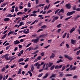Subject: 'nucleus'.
I'll use <instances>...</instances> for the list:
<instances>
[{
	"label": "nucleus",
	"mask_w": 80,
	"mask_h": 80,
	"mask_svg": "<svg viewBox=\"0 0 80 80\" xmlns=\"http://www.w3.org/2000/svg\"><path fill=\"white\" fill-rule=\"evenodd\" d=\"M76 68L75 67H73L71 69V70H75V68Z\"/></svg>",
	"instance_id": "nucleus-54"
},
{
	"label": "nucleus",
	"mask_w": 80,
	"mask_h": 80,
	"mask_svg": "<svg viewBox=\"0 0 80 80\" xmlns=\"http://www.w3.org/2000/svg\"><path fill=\"white\" fill-rule=\"evenodd\" d=\"M68 58L69 60H72V59H73V58H72L70 56H68Z\"/></svg>",
	"instance_id": "nucleus-25"
},
{
	"label": "nucleus",
	"mask_w": 80,
	"mask_h": 80,
	"mask_svg": "<svg viewBox=\"0 0 80 80\" xmlns=\"http://www.w3.org/2000/svg\"><path fill=\"white\" fill-rule=\"evenodd\" d=\"M28 51H30V50H32L33 49V47H31L30 48H28Z\"/></svg>",
	"instance_id": "nucleus-35"
},
{
	"label": "nucleus",
	"mask_w": 80,
	"mask_h": 80,
	"mask_svg": "<svg viewBox=\"0 0 80 80\" xmlns=\"http://www.w3.org/2000/svg\"><path fill=\"white\" fill-rule=\"evenodd\" d=\"M24 60V59L23 58H21L19 59V60L18 61V62H23Z\"/></svg>",
	"instance_id": "nucleus-18"
},
{
	"label": "nucleus",
	"mask_w": 80,
	"mask_h": 80,
	"mask_svg": "<svg viewBox=\"0 0 80 80\" xmlns=\"http://www.w3.org/2000/svg\"><path fill=\"white\" fill-rule=\"evenodd\" d=\"M7 31H8V30H7L4 31V32L2 33V35L5 34V33H7Z\"/></svg>",
	"instance_id": "nucleus-49"
},
{
	"label": "nucleus",
	"mask_w": 80,
	"mask_h": 80,
	"mask_svg": "<svg viewBox=\"0 0 80 80\" xmlns=\"http://www.w3.org/2000/svg\"><path fill=\"white\" fill-rule=\"evenodd\" d=\"M72 16H70L69 17H68V18H66L65 20H69V19H70V18H72Z\"/></svg>",
	"instance_id": "nucleus-56"
},
{
	"label": "nucleus",
	"mask_w": 80,
	"mask_h": 80,
	"mask_svg": "<svg viewBox=\"0 0 80 80\" xmlns=\"http://www.w3.org/2000/svg\"><path fill=\"white\" fill-rule=\"evenodd\" d=\"M62 67H63V65H61L59 66H58V68H62Z\"/></svg>",
	"instance_id": "nucleus-46"
},
{
	"label": "nucleus",
	"mask_w": 80,
	"mask_h": 80,
	"mask_svg": "<svg viewBox=\"0 0 80 80\" xmlns=\"http://www.w3.org/2000/svg\"><path fill=\"white\" fill-rule=\"evenodd\" d=\"M62 67L61 69V71H63V70L65 69V68H66V66H65V65H64Z\"/></svg>",
	"instance_id": "nucleus-14"
},
{
	"label": "nucleus",
	"mask_w": 80,
	"mask_h": 80,
	"mask_svg": "<svg viewBox=\"0 0 80 80\" xmlns=\"http://www.w3.org/2000/svg\"><path fill=\"white\" fill-rule=\"evenodd\" d=\"M62 29H59L58 30V33H60V32L61 31V30Z\"/></svg>",
	"instance_id": "nucleus-63"
},
{
	"label": "nucleus",
	"mask_w": 80,
	"mask_h": 80,
	"mask_svg": "<svg viewBox=\"0 0 80 80\" xmlns=\"http://www.w3.org/2000/svg\"><path fill=\"white\" fill-rule=\"evenodd\" d=\"M78 76H77L75 75L73 77V78H77Z\"/></svg>",
	"instance_id": "nucleus-62"
},
{
	"label": "nucleus",
	"mask_w": 80,
	"mask_h": 80,
	"mask_svg": "<svg viewBox=\"0 0 80 80\" xmlns=\"http://www.w3.org/2000/svg\"><path fill=\"white\" fill-rule=\"evenodd\" d=\"M45 65H46V63H45L43 66V67H42V68L43 69H44V68H45Z\"/></svg>",
	"instance_id": "nucleus-52"
},
{
	"label": "nucleus",
	"mask_w": 80,
	"mask_h": 80,
	"mask_svg": "<svg viewBox=\"0 0 80 80\" xmlns=\"http://www.w3.org/2000/svg\"><path fill=\"white\" fill-rule=\"evenodd\" d=\"M24 24L25 23H24V22H20L19 26H22V25H24Z\"/></svg>",
	"instance_id": "nucleus-21"
},
{
	"label": "nucleus",
	"mask_w": 80,
	"mask_h": 80,
	"mask_svg": "<svg viewBox=\"0 0 80 80\" xmlns=\"http://www.w3.org/2000/svg\"><path fill=\"white\" fill-rule=\"evenodd\" d=\"M42 75H43V73L40 74L38 76V77H39V78L41 77H42Z\"/></svg>",
	"instance_id": "nucleus-42"
},
{
	"label": "nucleus",
	"mask_w": 80,
	"mask_h": 80,
	"mask_svg": "<svg viewBox=\"0 0 80 80\" xmlns=\"http://www.w3.org/2000/svg\"><path fill=\"white\" fill-rule=\"evenodd\" d=\"M53 62H49V65L50 66H51V65H53Z\"/></svg>",
	"instance_id": "nucleus-59"
},
{
	"label": "nucleus",
	"mask_w": 80,
	"mask_h": 80,
	"mask_svg": "<svg viewBox=\"0 0 80 80\" xmlns=\"http://www.w3.org/2000/svg\"><path fill=\"white\" fill-rule=\"evenodd\" d=\"M28 73H29L30 77H32V73L31 70L28 71Z\"/></svg>",
	"instance_id": "nucleus-20"
},
{
	"label": "nucleus",
	"mask_w": 80,
	"mask_h": 80,
	"mask_svg": "<svg viewBox=\"0 0 80 80\" xmlns=\"http://www.w3.org/2000/svg\"><path fill=\"white\" fill-rule=\"evenodd\" d=\"M40 12V9H38L37 11H34L32 12V13H37L38 12Z\"/></svg>",
	"instance_id": "nucleus-16"
},
{
	"label": "nucleus",
	"mask_w": 80,
	"mask_h": 80,
	"mask_svg": "<svg viewBox=\"0 0 80 80\" xmlns=\"http://www.w3.org/2000/svg\"><path fill=\"white\" fill-rule=\"evenodd\" d=\"M54 18L55 20H58V19L59 18L58 16H56L55 18Z\"/></svg>",
	"instance_id": "nucleus-61"
},
{
	"label": "nucleus",
	"mask_w": 80,
	"mask_h": 80,
	"mask_svg": "<svg viewBox=\"0 0 80 80\" xmlns=\"http://www.w3.org/2000/svg\"><path fill=\"white\" fill-rule=\"evenodd\" d=\"M2 78H3V76L1 74L0 75V80H2Z\"/></svg>",
	"instance_id": "nucleus-55"
},
{
	"label": "nucleus",
	"mask_w": 80,
	"mask_h": 80,
	"mask_svg": "<svg viewBox=\"0 0 80 80\" xmlns=\"http://www.w3.org/2000/svg\"><path fill=\"white\" fill-rule=\"evenodd\" d=\"M52 11L51 10H49L47 12V14H48V13H50L51 12H52Z\"/></svg>",
	"instance_id": "nucleus-57"
},
{
	"label": "nucleus",
	"mask_w": 80,
	"mask_h": 80,
	"mask_svg": "<svg viewBox=\"0 0 80 80\" xmlns=\"http://www.w3.org/2000/svg\"><path fill=\"white\" fill-rule=\"evenodd\" d=\"M44 55H45V52H42L41 53V56H44Z\"/></svg>",
	"instance_id": "nucleus-45"
},
{
	"label": "nucleus",
	"mask_w": 80,
	"mask_h": 80,
	"mask_svg": "<svg viewBox=\"0 0 80 80\" xmlns=\"http://www.w3.org/2000/svg\"><path fill=\"white\" fill-rule=\"evenodd\" d=\"M59 10H60V9H58L55 12V14H56V13H57L58 12H59Z\"/></svg>",
	"instance_id": "nucleus-51"
},
{
	"label": "nucleus",
	"mask_w": 80,
	"mask_h": 80,
	"mask_svg": "<svg viewBox=\"0 0 80 80\" xmlns=\"http://www.w3.org/2000/svg\"><path fill=\"white\" fill-rule=\"evenodd\" d=\"M29 59V58H27L26 60H24V62H27L29 60H28Z\"/></svg>",
	"instance_id": "nucleus-53"
},
{
	"label": "nucleus",
	"mask_w": 80,
	"mask_h": 80,
	"mask_svg": "<svg viewBox=\"0 0 80 80\" xmlns=\"http://www.w3.org/2000/svg\"><path fill=\"white\" fill-rule=\"evenodd\" d=\"M80 53V50L78 51L77 52H76V55H79V53Z\"/></svg>",
	"instance_id": "nucleus-36"
},
{
	"label": "nucleus",
	"mask_w": 80,
	"mask_h": 80,
	"mask_svg": "<svg viewBox=\"0 0 80 80\" xmlns=\"http://www.w3.org/2000/svg\"><path fill=\"white\" fill-rule=\"evenodd\" d=\"M76 11H80V8H77V9H76Z\"/></svg>",
	"instance_id": "nucleus-64"
},
{
	"label": "nucleus",
	"mask_w": 80,
	"mask_h": 80,
	"mask_svg": "<svg viewBox=\"0 0 80 80\" xmlns=\"http://www.w3.org/2000/svg\"><path fill=\"white\" fill-rule=\"evenodd\" d=\"M10 45H9L8 46H7L6 48V50H8V48H10Z\"/></svg>",
	"instance_id": "nucleus-47"
},
{
	"label": "nucleus",
	"mask_w": 80,
	"mask_h": 80,
	"mask_svg": "<svg viewBox=\"0 0 80 80\" xmlns=\"http://www.w3.org/2000/svg\"><path fill=\"white\" fill-rule=\"evenodd\" d=\"M45 4H40L39 5V7H42V6H44V5H45Z\"/></svg>",
	"instance_id": "nucleus-43"
},
{
	"label": "nucleus",
	"mask_w": 80,
	"mask_h": 80,
	"mask_svg": "<svg viewBox=\"0 0 80 80\" xmlns=\"http://www.w3.org/2000/svg\"><path fill=\"white\" fill-rule=\"evenodd\" d=\"M15 56H10L8 58V60H10V59H11V58H12L13 57H14Z\"/></svg>",
	"instance_id": "nucleus-34"
},
{
	"label": "nucleus",
	"mask_w": 80,
	"mask_h": 80,
	"mask_svg": "<svg viewBox=\"0 0 80 80\" xmlns=\"http://www.w3.org/2000/svg\"><path fill=\"white\" fill-rule=\"evenodd\" d=\"M73 75H72V74H66V77H72V76Z\"/></svg>",
	"instance_id": "nucleus-19"
},
{
	"label": "nucleus",
	"mask_w": 80,
	"mask_h": 80,
	"mask_svg": "<svg viewBox=\"0 0 80 80\" xmlns=\"http://www.w3.org/2000/svg\"><path fill=\"white\" fill-rule=\"evenodd\" d=\"M64 57L65 58H68V56L67 55H64Z\"/></svg>",
	"instance_id": "nucleus-48"
},
{
	"label": "nucleus",
	"mask_w": 80,
	"mask_h": 80,
	"mask_svg": "<svg viewBox=\"0 0 80 80\" xmlns=\"http://www.w3.org/2000/svg\"><path fill=\"white\" fill-rule=\"evenodd\" d=\"M39 38H38L37 39H32V42H33L34 43H37L39 41Z\"/></svg>",
	"instance_id": "nucleus-2"
},
{
	"label": "nucleus",
	"mask_w": 80,
	"mask_h": 80,
	"mask_svg": "<svg viewBox=\"0 0 80 80\" xmlns=\"http://www.w3.org/2000/svg\"><path fill=\"white\" fill-rule=\"evenodd\" d=\"M56 75H57V74H53L52 75V77L53 78H55V77H56Z\"/></svg>",
	"instance_id": "nucleus-32"
},
{
	"label": "nucleus",
	"mask_w": 80,
	"mask_h": 80,
	"mask_svg": "<svg viewBox=\"0 0 80 80\" xmlns=\"http://www.w3.org/2000/svg\"><path fill=\"white\" fill-rule=\"evenodd\" d=\"M52 39H50L49 40H48V43H50V44L52 43Z\"/></svg>",
	"instance_id": "nucleus-41"
},
{
	"label": "nucleus",
	"mask_w": 80,
	"mask_h": 80,
	"mask_svg": "<svg viewBox=\"0 0 80 80\" xmlns=\"http://www.w3.org/2000/svg\"><path fill=\"white\" fill-rule=\"evenodd\" d=\"M41 58H42L41 56H39L37 58L38 59V60H40Z\"/></svg>",
	"instance_id": "nucleus-26"
},
{
	"label": "nucleus",
	"mask_w": 80,
	"mask_h": 80,
	"mask_svg": "<svg viewBox=\"0 0 80 80\" xmlns=\"http://www.w3.org/2000/svg\"><path fill=\"white\" fill-rule=\"evenodd\" d=\"M48 73H46L45 76H44L43 77V79H44V78H47V77H48Z\"/></svg>",
	"instance_id": "nucleus-13"
},
{
	"label": "nucleus",
	"mask_w": 80,
	"mask_h": 80,
	"mask_svg": "<svg viewBox=\"0 0 80 80\" xmlns=\"http://www.w3.org/2000/svg\"><path fill=\"white\" fill-rule=\"evenodd\" d=\"M41 31H43V29H39L37 32L38 33H39L40 32H41Z\"/></svg>",
	"instance_id": "nucleus-28"
},
{
	"label": "nucleus",
	"mask_w": 80,
	"mask_h": 80,
	"mask_svg": "<svg viewBox=\"0 0 80 80\" xmlns=\"http://www.w3.org/2000/svg\"><path fill=\"white\" fill-rule=\"evenodd\" d=\"M6 5H7V3H3V4H2L1 7H5V6Z\"/></svg>",
	"instance_id": "nucleus-27"
},
{
	"label": "nucleus",
	"mask_w": 80,
	"mask_h": 80,
	"mask_svg": "<svg viewBox=\"0 0 80 80\" xmlns=\"http://www.w3.org/2000/svg\"><path fill=\"white\" fill-rule=\"evenodd\" d=\"M61 25L62 24H59V25L57 26V27H58V28H60V27H61Z\"/></svg>",
	"instance_id": "nucleus-33"
},
{
	"label": "nucleus",
	"mask_w": 80,
	"mask_h": 80,
	"mask_svg": "<svg viewBox=\"0 0 80 80\" xmlns=\"http://www.w3.org/2000/svg\"><path fill=\"white\" fill-rule=\"evenodd\" d=\"M47 28V26H46V25H43L41 27V28L42 29H45V28Z\"/></svg>",
	"instance_id": "nucleus-9"
},
{
	"label": "nucleus",
	"mask_w": 80,
	"mask_h": 80,
	"mask_svg": "<svg viewBox=\"0 0 80 80\" xmlns=\"http://www.w3.org/2000/svg\"><path fill=\"white\" fill-rule=\"evenodd\" d=\"M34 66L35 67H40V64H39V62H38L34 64Z\"/></svg>",
	"instance_id": "nucleus-7"
},
{
	"label": "nucleus",
	"mask_w": 80,
	"mask_h": 80,
	"mask_svg": "<svg viewBox=\"0 0 80 80\" xmlns=\"http://www.w3.org/2000/svg\"><path fill=\"white\" fill-rule=\"evenodd\" d=\"M36 4H38L39 3V0H36Z\"/></svg>",
	"instance_id": "nucleus-39"
},
{
	"label": "nucleus",
	"mask_w": 80,
	"mask_h": 80,
	"mask_svg": "<svg viewBox=\"0 0 80 80\" xmlns=\"http://www.w3.org/2000/svg\"><path fill=\"white\" fill-rule=\"evenodd\" d=\"M71 42L72 44H74L75 42V40L72 39L71 40Z\"/></svg>",
	"instance_id": "nucleus-24"
},
{
	"label": "nucleus",
	"mask_w": 80,
	"mask_h": 80,
	"mask_svg": "<svg viewBox=\"0 0 80 80\" xmlns=\"http://www.w3.org/2000/svg\"><path fill=\"white\" fill-rule=\"evenodd\" d=\"M55 65H53L50 68V70H53V69L54 68H55Z\"/></svg>",
	"instance_id": "nucleus-38"
},
{
	"label": "nucleus",
	"mask_w": 80,
	"mask_h": 80,
	"mask_svg": "<svg viewBox=\"0 0 80 80\" xmlns=\"http://www.w3.org/2000/svg\"><path fill=\"white\" fill-rule=\"evenodd\" d=\"M28 17V15H26L25 14L22 17V20H25V18H27Z\"/></svg>",
	"instance_id": "nucleus-5"
},
{
	"label": "nucleus",
	"mask_w": 80,
	"mask_h": 80,
	"mask_svg": "<svg viewBox=\"0 0 80 80\" xmlns=\"http://www.w3.org/2000/svg\"><path fill=\"white\" fill-rule=\"evenodd\" d=\"M15 66H16V65H15V64H13L11 66V68H14V67H15Z\"/></svg>",
	"instance_id": "nucleus-30"
},
{
	"label": "nucleus",
	"mask_w": 80,
	"mask_h": 80,
	"mask_svg": "<svg viewBox=\"0 0 80 80\" xmlns=\"http://www.w3.org/2000/svg\"><path fill=\"white\" fill-rule=\"evenodd\" d=\"M13 15H12L11 14H9L7 15V17H10V18H11V17H12Z\"/></svg>",
	"instance_id": "nucleus-22"
},
{
	"label": "nucleus",
	"mask_w": 80,
	"mask_h": 80,
	"mask_svg": "<svg viewBox=\"0 0 80 80\" xmlns=\"http://www.w3.org/2000/svg\"><path fill=\"white\" fill-rule=\"evenodd\" d=\"M31 66H32V67L31 68V70L32 72L33 71V70L35 69V68H34V67H33V65H31Z\"/></svg>",
	"instance_id": "nucleus-17"
},
{
	"label": "nucleus",
	"mask_w": 80,
	"mask_h": 80,
	"mask_svg": "<svg viewBox=\"0 0 80 80\" xmlns=\"http://www.w3.org/2000/svg\"><path fill=\"white\" fill-rule=\"evenodd\" d=\"M28 7L30 8L31 7V3L30 2H29L28 4Z\"/></svg>",
	"instance_id": "nucleus-31"
},
{
	"label": "nucleus",
	"mask_w": 80,
	"mask_h": 80,
	"mask_svg": "<svg viewBox=\"0 0 80 80\" xmlns=\"http://www.w3.org/2000/svg\"><path fill=\"white\" fill-rule=\"evenodd\" d=\"M9 20H10V18H6L4 19V22H8Z\"/></svg>",
	"instance_id": "nucleus-11"
},
{
	"label": "nucleus",
	"mask_w": 80,
	"mask_h": 80,
	"mask_svg": "<svg viewBox=\"0 0 80 80\" xmlns=\"http://www.w3.org/2000/svg\"><path fill=\"white\" fill-rule=\"evenodd\" d=\"M80 15H77L76 17V18L74 19V20H77V19H78V18H80Z\"/></svg>",
	"instance_id": "nucleus-12"
},
{
	"label": "nucleus",
	"mask_w": 80,
	"mask_h": 80,
	"mask_svg": "<svg viewBox=\"0 0 80 80\" xmlns=\"http://www.w3.org/2000/svg\"><path fill=\"white\" fill-rule=\"evenodd\" d=\"M18 8L17 7H16L15 9V12H18Z\"/></svg>",
	"instance_id": "nucleus-37"
},
{
	"label": "nucleus",
	"mask_w": 80,
	"mask_h": 80,
	"mask_svg": "<svg viewBox=\"0 0 80 80\" xmlns=\"http://www.w3.org/2000/svg\"><path fill=\"white\" fill-rule=\"evenodd\" d=\"M21 72H22V69L20 68L19 69V70L18 72V74H19V75L21 74Z\"/></svg>",
	"instance_id": "nucleus-15"
},
{
	"label": "nucleus",
	"mask_w": 80,
	"mask_h": 80,
	"mask_svg": "<svg viewBox=\"0 0 80 80\" xmlns=\"http://www.w3.org/2000/svg\"><path fill=\"white\" fill-rule=\"evenodd\" d=\"M25 63L24 62H21L19 64V65H24Z\"/></svg>",
	"instance_id": "nucleus-50"
},
{
	"label": "nucleus",
	"mask_w": 80,
	"mask_h": 80,
	"mask_svg": "<svg viewBox=\"0 0 80 80\" xmlns=\"http://www.w3.org/2000/svg\"><path fill=\"white\" fill-rule=\"evenodd\" d=\"M45 64V62H42L41 63V64H40V67H41V66Z\"/></svg>",
	"instance_id": "nucleus-44"
},
{
	"label": "nucleus",
	"mask_w": 80,
	"mask_h": 80,
	"mask_svg": "<svg viewBox=\"0 0 80 80\" xmlns=\"http://www.w3.org/2000/svg\"><path fill=\"white\" fill-rule=\"evenodd\" d=\"M2 57H3V58L5 57V59L7 60H8V54H7L5 55H3L2 56Z\"/></svg>",
	"instance_id": "nucleus-4"
},
{
	"label": "nucleus",
	"mask_w": 80,
	"mask_h": 80,
	"mask_svg": "<svg viewBox=\"0 0 80 80\" xmlns=\"http://www.w3.org/2000/svg\"><path fill=\"white\" fill-rule=\"evenodd\" d=\"M65 7H66L68 9H70L72 6H71V4L70 3H68V4H66L65 5Z\"/></svg>",
	"instance_id": "nucleus-3"
},
{
	"label": "nucleus",
	"mask_w": 80,
	"mask_h": 80,
	"mask_svg": "<svg viewBox=\"0 0 80 80\" xmlns=\"http://www.w3.org/2000/svg\"><path fill=\"white\" fill-rule=\"evenodd\" d=\"M20 42L19 41H18V40H17L14 42V43L15 45H17V44H19Z\"/></svg>",
	"instance_id": "nucleus-6"
},
{
	"label": "nucleus",
	"mask_w": 80,
	"mask_h": 80,
	"mask_svg": "<svg viewBox=\"0 0 80 80\" xmlns=\"http://www.w3.org/2000/svg\"><path fill=\"white\" fill-rule=\"evenodd\" d=\"M67 32H66L63 36L62 38H64L65 37H66V35H67Z\"/></svg>",
	"instance_id": "nucleus-29"
},
{
	"label": "nucleus",
	"mask_w": 80,
	"mask_h": 80,
	"mask_svg": "<svg viewBox=\"0 0 80 80\" xmlns=\"http://www.w3.org/2000/svg\"><path fill=\"white\" fill-rule=\"evenodd\" d=\"M76 12L75 11H72L71 12H69L67 13V16H70V15H72L73 13H75Z\"/></svg>",
	"instance_id": "nucleus-1"
},
{
	"label": "nucleus",
	"mask_w": 80,
	"mask_h": 80,
	"mask_svg": "<svg viewBox=\"0 0 80 80\" xmlns=\"http://www.w3.org/2000/svg\"><path fill=\"white\" fill-rule=\"evenodd\" d=\"M26 29H24V30L23 31V32H24V33H25L26 34H27V33H28L29 32H27V31H26Z\"/></svg>",
	"instance_id": "nucleus-23"
},
{
	"label": "nucleus",
	"mask_w": 80,
	"mask_h": 80,
	"mask_svg": "<svg viewBox=\"0 0 80 80\" xmlns=\"http://www.w3.org/2000/svg\"><path fill=\"white\" fill-rule=\"evenodd\" d=\"M10 34H11V31L9 32L8 33V37L9 36V35H10Z\"/></svg>",
	"instance_id": "nucleus-58"
},
{
	"label": "nucleus",
	"mask_w": 80,
	"mask_h": 80,
	"mask_svg": "<svg viewBox=\"0 0 80 80\" xmlns=\"http://www.w3.org/2000/svg\"><path fill=\"white\" fill-rule=\"evenodd\" d=\"M75 30V28L74 27H73L70 31V32L71 33H72V32H74Z\"/></svg>",
	"instance_id": "nucleus-8"
},
{
	"label": "nucleus",
	"mask_w": 80,
	"mask_h": 80,
	"mask_svg": "<svg viewBox=\"0 0 80 80\" xmlns=\"http://www.w3.org/2000/svg\"><path fill=\"white\" fill-rule=\"evenodd\" d=\"M66 47L67 48H68L69 47H70V46H69V45L68 44H66Z\"/></svg>",
	"instance_id": "nucleus-60"
},
{
	"label": "nucleus",
	"mask_w": 80,
	"mask_h": 80,
	"mask_svg": "<svg viewBox=\"0 0 80 80\" xmlns=\"http://www.w3.org/2000/svg\"><path fill=\"white\" fill-rule=\"evenodd\" d=\"M54 57H55V55H54V54L53 53H52V55L50 57V58H53Z\"/></svg>",
	"instance_id": "nucleus-10"
},
{
	"label": "nucleus",
	"mask_w": 80,
	"mask_h": 80,
	"mask_svg": "<svg viewBox=\"0 0 80 80\" xmlns=\"http://www.w3.org/2000/svg\"><path fill=\"white\" fill-rule=\"evenodd\" d=\"M5 67H4L1 70V71L2 72H4V71H5Z\"/></svg>",
	"instance_id": "nucleus-40"
}]
</instances>
